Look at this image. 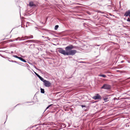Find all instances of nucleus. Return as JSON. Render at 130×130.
Instances as JSON below:
<instances>
[{
  "instance_id": "nucleus-1",
  "label": "nucleus",
  "mask_w": 130,
  "mask_h": 130,
  "mask_svg": "<svg viewBox=\"0 0 130 130\" xmlns=\"http://www.w3.org/2000/svg\"><path fill=\"white\" fill-rule=\"evenodd\" d=\"M77 47L74 46L72 45H70L66 47L65 49L66 51L61 48H59L58 52L64 55H73L77 53V51L72 49L76 48Z\"/></svg>"
},
{
  "instance_id": "nucleus-2",
  "label": "nucleus",
  "mask_w": 130,
  "mask_h": 130,
  "mask_svg": "<svg viewBox=\"0 0 130 130\" xmlns=\"http://www.w3.org/2000/svg\"><path fill=\"white\" fill-rule=\"evenodd\" d=\"M51 85V83L48 81L45 80L44 82V85L46 87H50Z\"/></svg>"
},
{
  "instance_id": "nucleus-3",
  "label": "nucleus",
  "mask_w": 130,
  "mask_h": 130,
  "mask_svg": "<svg viewBox=\"0 0 130 130\" xmlns=\"http://www.w3.org/2000/svg\"><path fill=\"white\" fill-rule=\"evenodd\" d=\"M101 88L102 89H109L111 88V86L110 85L107 84H104Z\"/></svg>"
},
{
  "instance_id": "nucleus-4",
  "label": "nucleus",
  "mask_w": 130,
  "mask_h": 130,
  "mask_svg": "<svg viewBox=\"0 0 130 130\" xmlns=\"http://www.w3.org/2000/svg\"><path fill=\"white\" fill-rule=\"evenodd\" d=\"M93 98L95 100L100 99H101V96L98 94L94 96Z\"/></svg>"
},
{
  "instance_id": "nucleus-5",
  "label": "nucleus",
  "mask_w": 130,
  "mask_h": 130,
  "mask_svg": "<svg viewBox=\"0 0 130 130\" xmlns=\"http://www.w3.org/2000/svg\"><path fill=\"white\" fill-rule=\"evenodd\" d=\"M130 15V10L127 11L125 13L124 15L126 17L128 16H129Z\"/></svg>"
},
{
  "instance_id": "nucleus-6",
  "label": "nucleus",
  "mask_w": 130,
  "mask_h": 130,
  "mask_svg": "<svg viewBox=\"0 0 130 130\" xmlns=\"http://www.w3.org/2000/svg\"><path fill=\"white\" fill-rule=\"evenodd\" d=\"M29 6L30 7H32L35 6L36 5L32 2H30L29 3Z\"/></svg>"
},
{
  "instance_id": "nucleus-7",
  "label": "nucleus",
  "mask_w": 130,
  "mask_h": 130,
  "mask_svg": "<svg viewBox=\"0 0 130 130\" xmlns=\"http://www.w3.org/2000/svg\"><path fill=\"white\" fill-rule=\"evenodd\" d=\"M19 59L22 61H23L24 62H26V61L21 57H19Z\"/></svg>"
},
{
  "instance_id": "nucleus-8",
  "label": "nucleus",
  "mask_w": 130,
  "mask_h": 130,
  "mask_svg": "<svg viewBox=\"0 0 130 130\" xmlns=\"http://www.w3.org/2000/svg\"><path fill=\"white\" fill-rule=\"evenodd\" d=\"M34 41L32 40H28L26 41L25 42H34Z\"/></svg>"
},
{
  "instance_id": "nucleus-9",
  "label": "nucleus",
  "mask_w": 130,
  "mask_h": 130,
  "mask_svg": "<svg viewBox=\"0 0 130 130\" xmlns=\"http://www.w3.org/2000/svg\"><path fill=\"white\" fill-rule=\"evenodd\" d=\"M41 92L43 93H44V89L42 88H41Z\"/></svg>"
},
{
  "instance_id": "nucleus-10",
  "label": "nucleus",
  "mask_w": 130,
  "mask_h": 130,
  "mask_svg": "<svg viewBox=\"0 0 130 130\" xmlns=\"http://www.w3.org/2000/svg\"><path fill=\"white\" fill-rule=\"evenodd\" d=\"M98 75L99 76L103 77H106V75H101H101Z\"/></svg>"
},
{
  "instance_id": "nucleus-11",
  "label": "nucleus",
  "mask_w": 130,
  "mask_h": 130,
  "mask_svg": "<svg viewBox=\"0 0 130 130\" xmlns=\"http://www.w3.org/2000/svg\"><path fill=\"white\" fill-rule=\"evenodd\" d=\"M40 80H41L43 82H44V81L45 80H44V79L42 77H41L40 78Z\"/></svg>"
},
{
  "instance_id": "nucleus-12",
  "label": "nucleus",
  "mask_w": 130,
  "mask_h": 130,
  "mask_svg": "<svg viewBox=\"0 0 130 130\" xmlns=\"http://www.w3.org/2000/svg\"><path fill=\"white\" fill-rule=\"evenodd\" d=\"M29 22H27L26 23V27H27L28 26H29Z\"/></svg>"
},
{
  "instance_id": "nucleus-13",
  "label": "nucleus",
  "mask_w": 130,
  "mask_h": 130,
  "mask_svg": "<svg viewBox=\"0 0 130 130\" xmlns=\"http://www.w3.org/2000/svg\"><path fill=\"white\" fill-rule=\"evenodd\" d=\"M58 27H59V26L58 25H56V26H55V29L56 30L57 29V28Z\"/></svg>"
},
{
  "instance_id": "nucleus-14",
  "label": "nucleus",
  "mask_w": 130,
  "mask_h": 130,
  "mask_svg": "<svg viewBox=\"0 0 130 130\" xmlns=\"http://www.w3.org/2000/svg\"><path fill=\"white\" fill-rule=\"evenodd\" d=\"M13 57H14L15 58H17L18 59H19V57H18L17 56V55H13Z\"/></svg>"
},
{
  "instance_id": "nucleus-15",
  "label": "nucleus",
  "mask_w": 130,
  "mask_h": 130,
  "mask_svg": "<svg viewBox=\"0 0 130 130\" xmlns=\"http://www.w3.org/2000/svg\"><path fill=\"white\" fill-rule=\"evenodd\" d=\"M108 99L107 98H104V100L106 102L107 101Z\"/></svg>"
},
{
  "instance_id": "nucleus-16",
  "label": "nucleus",
  "mask_w": 130,
  "mask_h": 130,
  "mask_svg": "<svg viewBox=\"0 0 130 130\" xmlns=\"http://www.w3.org/2000/svg\"><path fill=\"white\" fill-rule=\"evenodd\" d=\"M24 39H29V37L26 36L24 37Z\"/></svg>"
},
{
  "instance_id": "nucleus-17",
  "label": "nucleus",
  "mask_w": 130,
  "mask_h": 130,
  "mask_svg": "<svg viewBox=\"0 0 130 130\" xmlns=\"http://www.w3.org/2000/svg\"><path fill=\"white\" fill-rule=\"evenodd\" d=\"M52 104H51L50 105L48 106L46 108V109H48L50 107L51 105H52Z\"/></svg>"
},
{
  "instance_id": "nucleus-18",
  "label": "nucleus",
  "mask_w": 130,
  "mask_h": 130,
  "mask_svg": "<svg viewBox=\"0 0 130 130\" xmlns=\"http://www.w3.org/2000/svg\"><path fill=\"white\" fill-rule=\"evenodd\" d=\"M127 21H128V22H130V18H128L127 20Z\"/></svg>"
},
{
  "instance_id": "nucleus-19",
  "label": "nucleus",
  "mask_w": 130,
  "mask_h": 130,
  "mask_svg": "<svg viewBox=\"0 0 130 130\" xmlns=\"http://www.w3.org/2000/svg\"><path fill=\"white\" fill-rule=\"evenodd\" d=\"M33 38V36H31L29 37V38Z\"/></svg>"
},
{
  "instance_id": "nucleus-20",
  "label": "nucleus",
  "mask_w": 130,
  "mask_h": 130,
  "mask_svg": "<svg viewBox=\"0 0 130 130\" xmlns=\"http://www.w3.org/2000/svg\"><path fill=\"white\" fill-rule=\"evenodd\" d=\"M39 78L41 77L38 74L37 75Z\"/></svg>"
},
{
  "instance_id": "nucleus-21",
  "label": "nucleus",
  "mask_w": 130,
  "mask_h": 130,
  "mask_svg": "<svg viewBox=\"0 0 130 130\" xmlns=\"http://www.w3.org/2000/svg\"><path fill=\"white\" fill-rule=\"evenodd\" d=\"M81 106L82 107H86V106H85V105H81Z\"/></svg>"
},
{
  "instance_id": "nucleus-22",
  "label": "nucleus",
  "mask_w": 130,
  "mask_h": 130,
  "mask_svg": "<svg viewBox=\"0 0 130 130\" xmlns=\"http://www.w3.org/2000/svg\"><path fill=\"white\" fill-rule=\"evenodd\" d=\"M35 74H36V75H37L38 74H37V73L36 72H35Z\"/></svg>"
},
{
  "instance_id": "nucleus-23",
  "label": "nucleus",
  "mask_w": 130,
  "mask_h": 130,
  "mask_svg": "<svg viewBox=\"0 0 130 130\" xmlns=\"http://www.w3.org/2000/svg\"><path fill=\"white\" fill-rule=\"evenodd\" d=\"M13 62L17 63V61H13Z\"/></svg>"
},
{
  "instance_id": "nucleus-24",
  "label": "nucleus",
  "mask_w": 130,
  "mask_h": 130,
  "mask_svg": "<svg viewBox=\"0 0 130 130\" xmlns=\"http://www.w3.org/2000/svg\"><path fill=\"white\" fill-rule=\"evenodd\" d=\"M47 18H46V20H47Z\"/></svg>"
},
{
  "instance_id": "nucleus-25",
  "label": "nucleus",
  "mask_w": 130,
  "mask_h": 130,
  "mask_svg": "<svg viewBox=\"0 0 130 130\" xmlns=\"http://www.w3.org/2000/svg\"><path fill=\"white\" fill-rule=\"evenodd\" d=\"M13 60H12V62H13Z\"/></svg>"
},
{
  "instance_id": "nucleus-26",
  "label": "nucleus",
  "mask_w": 130,
  "mask_h": 130,
  "mask_svg": "<svg viewBox=\"0 0 130 130\" xmlns=\"http://www.w3.org/2000/svg\"><path fill=\"white\" fill-rule=\"evenodd\" d=\"M47 39H48L49 38L48 37H47Z\"/></svg>"
},
{
  "instance_id": "nucleus-27",
  "label": "nucleus",
  "mask_w": 130,
  "mask_h": 130,
  "mask_svg": "<svg viewBox=\"0 0 130 130\" xmlns=\"http://www.w3.org/2000/svg\"><path fill=\"white\" fill-rule=\"evenodd\" d=\"M100 130H103V129H100Z\"/></svg>"
},
{
  "instance_id": "nucleus-28",
  "label": "nucleus",
  "mask_w": 130,
  "mask_h": 130,
  "mask_svg": "<svg viewBox=\"0 0 130 130\" xmlns=\"http://www.w3.org/2000/svg\"><path fill=\"white\" fill-rule=\"evenodd\" d=\"M129 17L130 18V15H129Z\"/></svg>"
}]
</instances>
